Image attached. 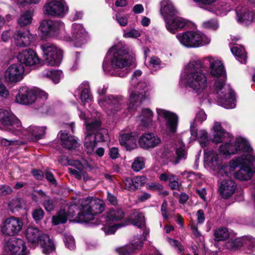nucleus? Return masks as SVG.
<instances>
[{
  "mask_svg": "<svg viewBox=\"0 0 255 255\" xmlns=\"http://www.w3.org/2000/svg\"><path fill=\"white\" fill-rule=\"evenodd\" d=\"M80 118L84 120L86 128L85 137L84 142L85 149L87 153L93 154L95 153L101 157L104 154V149L99 147L95 150L97 143L107 139L108 130L102 128V123L99 118H97L91 113H81Z\"/></svg>",
  "mask_w": 255,
  "mask_h": 255,
  "instance_id": "1",
  "label": "nucleus"
},
{
  "mask_svg": "<svg viewBox=\"0 0 255 255\" xmlns=\"http://www.w3.org/2000/svg\"><path fill=\"white\" fill-rule=\"evenodd\" d=\"M105 74L125 77L128 74V47L124 42L119 41L107 52L103 62Z\"/></svg>",
  "mask_w": 255,
  "mask_h": 255,
  "instance_id": "2",
  "label": "nucleus"
},
{
  "mask_svg": "<svg viewBox=\"0 0 255 255\" xmlns=\"http://www.w3.org/2000/svg\"><path fill=\"white\" fill-rule=\"evenodd\" d=\"M0 123L6 126V130L16 135H23L28 139L37 141L42 138L46 128L31 126L24 128L20 120L12 113H0Z\"/></svg>",
  "mask_w": 255,
  "mask_h": 255,
  "instance_id": "3",
  "label": "nucleus"
},
{
  "mask_svg": "<svg viewBox=\"0 0 255 255\" xmlns=\"http://www.w3.org/2000/svg\"><path fill=\"white\" fill-rule=\"evenodd\" d=\"M128 223L136 226L142 232V234L134 236L128 244V251L133 252L140 249L143 244V242L146 240L150 232L149 229L146 226L144 214L139 210H131Z\"/></svg>",
  "mask_w": 255,
  "mask_h": 255,
  "instance_id": "4",
  "label": "nucleus"
},
{
  "mask_svg": "<svg viewBox=\"0 0 255 255\" xmlns=\"http://www.w3.org/2000/svg\"><path fill=\"white\" fill-rule=\"evenodd\" d=\"M202 68L200 61L191 62L185 77L187 85L198 94L204 92L208 85L207 78L203 73Z\"/></svg>",
  "mask_w": 255,
  "mask_h": 255,
  "instance_id": "5",
  "label": "nucleus"
},
{
  "mask_svg": "<svg viewBox=\"0 0 255 255\" xmlns=\"http://www.w3.org/2000/svg\"><path fill=\"white\" fill-rule=\"evenodd\" d=\"M81 206L77 217L80 222H89L94 220L96 215L102 213L105 210V204L103 200L91 197L83 199Z\"/></svg>",
  "mask_w": 255,
  "mask_h": 255,
  "instance_id": "6",
  "label": "nucleus"
},
{
  "mask_svg": "<svg viewBox=\"0 0 255 255\" xmlns=\"http://www.w3.org/2000/svg\"><path fill=\"white\" fill-rule=\"evenodd\" d=\"M25 236L32 247L35 248L40 245L43 253L46 255L55 250V245L49 236L41 233L37 228L28 227L25 231Z\"/></svg>",
  "mask_w": 255,
  "mask_h": 255,
  "instance_id": "7",
  "label": "nucleus"
},
{
  "mask_svg": "<svg viewBox=\"0 0 255 255\" xmlns=\"http://www.w3.org/2000/svg\"><path fill=\"white\" fill-rule=\"evenodd\" d=\"M108 86L104 85L99 87L97 92L99 95L98 100L99 105L104 110L119 111L122 110L126 103V100L121 96L109 95L103 97L106 94Z\"/></svg>",
  "mask_w": 255,
  "mask_h": 255,
  "instance_id": "8",
  "label": "nucleus"
},
{
  "mask_svg": "<svg viewBox=\"0 0 255 255\" xmlns=\"http://www.w3.org/2000/svg\"><path fill=\"white\" fill-rule=\"evenodd\" d=\"M39 29L43 38L56 37L64 41L71 40L65 33L64 23L60 20H44L41 23Z\"/></svg>",
  "mask_w": 255,
  "mask_h": 255,
  "instance_id": "9",
  "label": "nucleus"
},
{
  "mask_svg": "<svg viewBox=\"0 0 255 255\" xmlns=\"http://www.w3.org/2000/svg\"><path fill=\"white\" fill-rule=\"evenodd\" d=\"M48 94L44 91L36 88H31L26 86H22L18 90L16 95L15 102L23 105H30L33 104L39 99L42 101L46 100Z\"/></svg>",
  "mask_w": 255,
  "mask_h": 255,
  "instance_id": "10",
  "label": "nucleus"
},
{
  "mask_svg": "<svg viewBox=\"0 0 255 255\" xmlns=\"http://www.w3.org/2000/svg\"><path fill=\"white\" fill-rule=\"evenodd\" d=\"M220 153L225 155L235 154L240 152L251 153L253 148L249 141L244 137L238 136L235 139H232L220 145Z\"/></svg>",
  "mask_w": 255,
  "mask_h": 255,
  "instance_id": "11",
  "label": "nucleus"
},
{
  "mask_svg": "<svg viewBox=\"0 0 255 255\" xmlns=\"http://www.w3.org/2000/svg\"><path fill=\"white\" fill-rule=\"evenodd\" d=\"M180 42L187 48H196L209 43L206 36L198 32L188 30L177 35Z\"/></svg>",
  "mask_w": 255,
  "mask_h": 255,
  "instance_id": "12",
  "label": "nucleus"
},
{
  "mask_svg": "<svg viewBox=\"0 0 255 255\" xmlns=\"http://www.w3.org/2000/svg\"><path fill=\"white\" fill-rule=\"evenodd\" d=\"M23 227L22 219L12 216L2 220L0 225V231L4 236L12 237L18 235Z\"/></svg>",
  "mask_w": 255,
  "mask_h": 255,
  "instance_id": "13",
  "label": "nucleus"
},
{
  "mask_svg": "<svg viewBox=\"0 0 255 255\" xmlns=\"http://www.w3.org/2000/svg\"><path fill=\"white\" fill-rule=\"evenodd\" d=\"M43 52V58L47 65L52 66L60 64L62 56V51L50 43H44L40 45Z\"/></svg>",
  "mask_w": 255,
  "mask_h": 255,
  "instance_id": "14",
  "label": "nucleus"
},
{
  "mask_svg": "<svg viewBox=\"0 0 255 255\" xmlns=\"http://www.w3.org/2000/svg\"><path fill=\"white\" fill-rule=\"evenodd\" d=\"M45 15L54 17H63L68 11L65 0H47L43 7Z\"/></svg>",
  "mask_w": 255,
  "mask_h": 255,
  "instance_id": "15",
  "label": "nucleus"
},
{
  "mask_svg": "<svg viewBox=\"0 0 255 255\" xmlns=\"http://www.w3.org/2000/svg\"><path fill=\"white\" fill-rule=\"evenodd\" d=\"M136 87L140 90H144L143 94L142 93L139 92H131L130 94L129 98L128 99V112L129 110L135 109L137 110L136 108L139 106L143 99L144 96H146L148 91L151 89L150 83L146 82L145 80H141L136 84Z\"/></svg>",
  "mask_w": 255,
  "mask_h": 255,
  "instance_id": "16",
  "label": "nucleus"
},
{
  "mask_svg": "<svg viewBox=\"0 0 255 255\" xmlns=\"http://www.w3.org/2000/svg\"><path fill=\"white\" fill-rule=\"evenodd\" d=\"M3 251L11 255H28L24 241L18 238H10L3 245Z\"/></svg>",
  "mask_w": 255,
  "mask_h": 255,
  "instance_id": "17",
  "label": "nucleus"
},
{
  "mask_svg": "<svg viewBox=\"0 0 255 255\" xmlns=\"http://www.w3.org/2000/svg\"><path fill=\"white\" fill-rule=\"evenodd\" d=\"M252 155L251 153H244L242 156L231 160L228 165H222L217 173L218 177H231L235 169L239 165L241 166L245 160L252 158Z\"/></svg>",
  "mask_w": 255,
  "mask_h": 255,
  "instance_id": "18",
  "label": "nucleus"
},
{
  "mask_svg": "<svg viewBox=\"0 0 255 255\" xmlns=\"http://www.w3.org/2000/svg\"><path fill=\"white\" fill-rule=\"evenodd\" d=\"M255 173V154L243 162L240 169L235 174V177L242 181L250 180Z\"/></svg>",
  "mask_w": 255,
  "mask_h": 255,
  "instance_id": "19",
  "label": "nucleus"
},
{
  "mask_svg": "<svg viewBox=\"0 0 255 255\" xmlns=\"http://www.w3.org/2000/svg\"><path fill=\"white\" fill-rule=\"evenodd\" d=\"M71 40L67 42L72 41L75 47H80L86 43L87 41V33L83 25L80 23H74L71 27ZM67 34V33H66Z\"/></svg>",
  "mask_w": 255,
  "mask_h": 255,
  "instance_id": "20",
  "label": "nucleus"
},
{
  "mask_svg": "<svg viewBox=\"0 0 255 255\" xmlns=\"http://www.w3.org/2000/svg\"><path fill=\"white\" fill-rule=\"evenodd\" d=\"M24 71V67L21 64L15 63L10 65L4 72L5 82L13 84L20 81L23 78Z\"/></svg>",
  "mask_w": 255,
  "mask_h": 255,
  "instance_id": "21",
  "label": "nucleus"
},
{
  "mask_svg": "<svg viewBox=\"0 0 255 255\" xmlns=\"http://www.w3.org/2000/svg\"><path fill=\"white\" fill-rule=\"evenodd\" d=\"M18 62L26 66L35 65L40 63V59L36 53L32 49L23 50L16 56Z\"/></svg>",
  "mask_w": 255,
  "mask_h": 255,
  "instance_id": "22",
  "label": "nucleus"
},
{
  "mask_svg": "<svg viewBox=\"0 0 255 255\" xmlns=\"http://www.w3.org/2000/svg\"><path fill=\"white\" fill-rule=\"evenodd\" d=\"M13 37L14 44L21 47L28 46L35 39L34 36L28 30H16Z\"/></svg>",
  "mask_w": 255,
  "mask_h": 255,
  "instance_id": "23",
  "label": "nucleus"
},
{
  "mask_svg": "<svg viewBox=\"0 0 255 255\" xmlns=\"http://www.w3.org/2000/svg\"><path fill=\"white\" fill-rule=\"evenodd\" d=\"M76 97L79 96L83 104L89 103L93 101V95L90 90V83L88 81H83L79 85L74 93Z\"/></svg>",
  "mask_w": 255,
  "mask_h": 255,
  "instance_id": "24",
  "label": "nucleus"
},
{
  "mask_svg": "<svg viewBox=\"0 0 255 255\" xmlns=\"http://www.w3.org/2000/svg\"><path fill=\"white\" fill-rule=\"evenodd\" d=\"M238 22L248 25L255 21V12L245 6H238L236 8Z\"/></svg>",
  "mask_w": 255,
  "mask_h": 255,
  "instance_id": "25",
  "label": "nucleus"
},
{
  "mask_svg": "<svg viewBox=\"0 0 255 255\" xmlns=\"http://www.w3.org/2000/svg\"><path fill=\"white\" fill-rule=\"evenodd\" d=\"M160 142V138L152 133H144L138 139L140 146L145 149L153 148Z\"/></svg>",
  "mask_w": 255,
  "mask_h": 255,
  "instance_id": "26",
  "label": "nucleus"
},
{
  "mask_svg": "<svg viewBox=\"0 0 255 255\" xmlns=\"http://www.w3.org/2000/svg\"><path fill=\"white\" fill-rule=\"evenodd\" d=\"M237 189V184L233 180H224L220 183L219 192L224 198L227 199L231 196Z\"/></svg>",
  "mask_w": 255,
  "mask_h": 255,
  "instance_id": "27",
  "label": "nucleus"
},
{
  "mask_svg": "<svg viewBox=\"0 0 255 255\" xmlns=\"http://www.w3.org/2000/svg\"><path fill=\"white\" fill-rule=\"evenodd\" d=\"M165 22L167 29L171 33H175L177 30L183 28L187 24L183 18L178 16H174L170 18H166Z\"/></svg>",
  "mask_w": 255,
  "mask_h": 255,
  "instance_id": "28",
  "label": "nucleus"
},
{
  "mask_svg": "<svg viewBox=\"0 0 255 255\" xmlns=\"http://www.w3.org/2000/svg\"><path fill=\"white\" fill-rule=\"evenodd\" d=\"M60 139L62 146L67 149H74L79 145L77 139L74 136L69 135L66 131H61Z\"/></svg>",
  "mask_w": 255,
  "mask_h": 255,
  "instance_id": "29",
  "label": "nucleus"
},
{
  "mask_svg": "<svg viewBox=\"0 0 255 255\" xmlns=\"http://www.w3.org/2000/svg\"><path fill=\"white\" fill-rule=\"evenodd\" d=\"M160 116H163L166 121V126L171 132L174 133L176 131L178 118L174 113H158Z\"/></svg>",
  "mask_w": 255,
  "mask_h": 255,
  "instance_id": "30",
  "label": "nucleus"
},
{
  "mask_svg": "<svg viewBox=\"0 0 255 255\" xmlns=\"http://www.w3.org/2000/svg\"><path fill=\"white\" fill-rule=\"evenodd\" d=\"M196 126L195 123H191L190 124L191 137L193 140L196 139L201 140L199 141L201 142V146H205L206 143L208 141L207 133L204 130L197 131Z\"/></svg>",
  "mask_w": 255,
  "mask_h": 255,
  "instance_id": "31",
  "label": "nucleus"
},
{
  "mask_svg": "<svg viewBox=\"0 0 255 255\" xmlns=\"http://www.w3.org/2000/svg\"><path fill=\"white\" fill-rule=\"evenodd\" d=\"M210 74L214 77H220L226 75V70L223 63L220 60L210 62Z\"/></svg>",
  "mask_w": 255,
  "mask_h": 255,
  "instance_id": "32",
  "label": "nucleus"
},
{
  "mask_svg": "<svg viewBox=\"0 0 255 255\" xmlns=\"http://www.w3.org/2000/svg\"><path fill=\"white\" fill-rule=\"evenodd\" d=\"M161 5L160 13L163 16L165 21L166 18H170L175 16L177 10L172 3L165 1L162 2Z\"/></svg>",
  "mask_w": 255,
  "mask_h": 255,
  "instance_id": "33",
  "label": "nucleus"
},
{
  "mask_svg": "<svg viewBox=\"0 0 255 255\" xmlns=\"http://www.w3.org/2000/svg\"><path fill=\"white\" fill-rule=\"evenodd\" d=\"M219 99L222 101L223 106L226 109H233L235 107L234 101L236 100L235 93L232 89H230L228 96L227 94L219 95Z\"/></svg>",
  "mask_w": 255,
  "mask_h": 255,
  "instance_id": "34",
  "label": "nucleus"
},
{
  "mask_svg": "<svg viewBox=\"0 0 255 255\" xmlns=\"http://www.w3.org/2000/svg\"><path fill=\"white\" fill-rule=\"evenodd\" d=\"M175 149L176 157L172 162L174 164H177L180 160L186 158L187 150L185 149L184 144L181 141H179L176 144Z\"/></svg>",
  "mask_w": 255,
  "mask_h": 255,
  "instance_id": "35",
  "label": "nucleus"
},
{
  "mask_svg": "<svg viewBox=\"0 0 255 255\" xmlns=\"http://www.w3.org/2000/svg\"><path fill=\"white\" fill-rule=\"evenodd\" d=\"M41 76L50 78L54 83H58L63 77V74L61 70H48L46 69L41 73Z\"/></svg>",
  "mask_w": 255,
  "mask_h": 255,
  "instance_id": "36",
  "label": "nucleus"
},
{
  "mask_svg": "<svg viewBox=\"0 0 255 255\" xmlns=\"http://www.w3.org/2000/svg\"><path fill=\"white\" fill-rule=\"evenodd\" d=\"M205 160L209 165L215 169L219 165L220 162L218 158V155L216 152L211 151L205 153Z\"/></svg>",
  "mask_w": 255,
  "mask_h": 255,
  "instance_id": "37",
  "label": "nucleus"
},
{
  "mask_svg": "<svg viewBox=\"0 0 255 255\" xmlns=\"http://www.w3.org/2000/svg\"><path fill=\"white\" fill-rule=\"evenodd\" d=\"M125 213L121 209L111 208L106 213V218L110 220L118 221L122 219Z\"/></svg>",
  "mask_w": 255,
  "mask_h": 255,
  "instance_id": "38",
  "label": "nucleus"
},
{
  "mask_svg": "<svg viewBox=\"0 0 255 255\" xmlns=\"http://www.w3.org/2000/svg\"><path fill=\"white\" fill-rule=\"evenodd\" d=\"M68 217V214L66 211L64 209H61L55 215L53 216L52 219V224L54 225L64 224L67 222Z\"/></svg>",
  "mask_w": 255,
  "mask_h": 255,
  "instance_id": "39",
  "label": "nucleus"
},
{
  "mask_svg": "<svg viewBox=\"0 0 255 255\" xmlns=\"http://www.w3.org/2000/svg\"><path fill=\"white\" fill-rule=\"evenodd\" d=\"M32 20V13L30 10H26L22 13L17 20L18 24L20 26L30 24Z\"/></svg>",
  "mask_w": 255,
  "mask_h": 255,
  "instance_id": "40",
  "label": "nucleus"
},
{
  "mask_svg": "<svg viewBox=\"0 0 255 255\" xmlns=\"http://www.w3.org/2000/svg\"><path fill=\"white\" fill-rule=\"evenodd\" d=\"M243 245V239L237 238L234 240H230L226 242L224 244V247L231 251H236L242 247Z\"/></svg>",
  "mask_w": 255,
  "mask_h": 255,
  "instance_id": "41",
  "label": "nucleus"
},
{
  "mask_svg": "<svg viewBox=\"0 0 255 255\" xmlns=\"http://www.w3.org/2000/svg\"><path fill=\"white\" fill-rule=\"evenodd\" d=\"M146 182L145 176H136L131 180V184L128 186V190L137 189L143 185Z\"/></svg>",
  "mask_w": 255,
  "mask_h": 255,
  "instance_id": "42",
  "label": "nucleus"
},
{
  "mask_svg": "<svg viewBox=\"0 0 255 255\" xmlns=\"http://www.w3.org/2000/svg\"><path fill=\"white\" fill-rule=\"evenodd\" d=\"M214 235L216 241H224L229 238V233L227 228H221L215 232Z\"/></svg>",
  "mask_w": 255,
  "mask_h": 255,
  "instance_id": "43",
  "label": "nucleus"
},
{
  "mask_svg": "<svg viewBox=\"0 0 255 255\" xmlns=\"http://www.w3.org/2000/svg\"><path fill=\"white\" fill-rule=\"evenodd\" d=\"M145 161L144 159L142 157H137L135 158L132 164V169L138 172L142 169L144 167Z\"/></svg>",
  "mask_w": 255,
  "mask_h": 255,
  "instance_id": "44",
  "label": "nucleus"
},
{
  "mask_svg": "<svg viewBox=\"0 0 255 255\" xmlns=\"http://www.w3.org/2000/svg\"><path fill=\"white\" fill-rule=\"evenodd\" d=\"M138 134L136 132L128 133V150L133 149L137 147Z\"/></svg>",
  "mask_w": 255,
  "mask_h": 255,
  "instance_id": "45",
  "label": "nucleus"
},
{
  "mask_svg": "<svg viewBox=\"0 0 255 255\" xmlns=\"http://www.w3.org/2000/svg\"><path fill=\"white\" fill-rule=\"evenodd\" d=\"M126 224H117L112 226H107L102 228V229L105 232L106 235H111L114 234L117 229L122 226H125Z\"/></svg>",
  "mask_w": 255,
  "mask_h": 255,
  "instance_id": "46",
  "label": "nucleus"
},
{
  "mask_svg": "<svg viewBox=\"0 0 255 255\" xmlns=\"http://www.w3.org/2000/svg\"><path fill=\"white\" fill-rule=\"evenodd\" d=\"M48 196V195L41 190L34 191L32 194V198L34 201L42 203Z\"/></svg>",
  "mask_w": 255,
  "mask_h": 255,
  "instance_id": "47",
  "label": "nucleus"
},
{
  "mask_svg": "<svg viewBox=\"0 0 255 255\" xmlns=\"http://www.w3.org/2000/svg\"><path fill=\"white\" fill-rule=\"evenodd\" d=\"M42 204L45 209L48 212H50L53 210L55 208L54 201L49 196H48L42 202Z\"/></svg>",
  "mask_w": 255,
  "mask_h": 255,
  "instance_id": "48",
  "label": "nucleus"
},
{
  "mask_svg": "<svg viewBox=\"0 0 255 255\" xmlns=\"http://www.w3.org/2000/svg\"><path fill=\"white\" fill-rule=\"evenodd\" d=\"M9 209L14 212L15 210L21 208L20 200L18 198H15L12 199L8 203Z\"/></svg>",
  "mask_w": 255,
  "mask_h": 255,
  "instance_id": "49",
  "label": "nucleus"
},
{
  "mask_svg": "<svg viewBox=\"0 0 255 255\" xmlns=\"http://www.w3.org/2000/svg\"><path fill=\"white\" fill-rule=\"evenodd\" d=\"M64 242L66 246L70 250H72L75 248L74 239L70 235H65Z\"/></svg>",
  "mask_w": 255,
  "mask_h": 255,
  "instance_id": "50",
  "label": "nucleus"
},
{
  "mask_svg": "<svg viewBox=\"0 0 255 255\" xmlns=\"http://www.w3.org/2000/svg\"><path fill=\"white\" fill-rule=\"evenodd\" d=\"M233 54L238 58L239 61L242 62L245 60V56L242 52V50L238 47H233L231 49Z\"/></svg>",
  "mask_w": 255,
  "mask_h": 255,
  "instance_id": "51",
  "label": "nucleus"
},
{
  "mask_svg": "<svg viewBox=\"0 0 255 255\" xmlns=\"http://www.w3.org/2000/svg\"><path fill=\"white\" fill-rule=\"evenodd\" d=\"M167 241L171 246H173L176 250L179 251L180 253L184 250L183 247L179 241L170 238H168Z\"/></svg>",
  "mask_w": 255,
  "mask_h": 255,
  "instance_id": "52",
  "label": "nucleus"
},
{
  "mask_svg": "<svg viewBox=\"0 0 255 255\" xmlns=\"http://www.w3.org/2000/svg\"><path fill=\"white\" fill-rule=\"evenodd\" d=\"M169 183V186L172 190H179L180 184L179 183V178L174 175V177L172 178Z\"/></svg>",
  "mask_w": 255,
  "mask_h": 255,
  "instance_id": "53",
  "label": "nucleus"
},
{
  "mask_svg": "<svg viewBox=\"0 0 255 255\" xmlns=\"http://www.w3.org/2000/svg\"><path fill=\"white\" fill-rule=\"evenodd\" d=\"M12 189L8 185H0V196H5L12 193Z\"/></svg>",
  "mask_w": 255,
  "mask_h": 255,
  "instance_id": "54",
  "label": "nucleus"
},
{
  "mask_svg": "<svg viewBox=\"0 0 255 255\" xmlns=\"http://www.w3.org/2000/svg\"><path fill=\"white\" fill-rule=\"evenodd\" d=\"M225 86V81L223 80H218L214 83L215 91L219 95V92L221 91Z\"/></svg>",
  "mask_w": 255,
  "mask_h": 255,
  "instance_id": "55",
  "label": "nucleus"
},
{
  "mask_svg": "<svg viewBox=\"0 0 255 255\" xmlns=\"http://www.w3.org/2000/svg\"><path fill=\"white\" fill-rule=\"evenodd\" d=\"M33 217L35 221L41 220L44 216V211L41 209H35L33 212Z\"/></svg>",
  "mask_w": 255,
  "mask_h": 255,
  "instance_id": "56",
  "label": "nucleus"
},
{
  "mask_svg": "<svg viewBox=\"0 0 255 255\" xmlns=\"http://www.w3.org/2000/svg\"><path fill=\"white\" fill-rule=\"evenodd\" d=\"M174 177V175L168 172H164L159 175V179L161 181L166 182L168 180L170 181L172 178Z\"/></svg>",
  "mask_w": 255,
  "mask_h": 255,
  "instance_id": "57",
  "label": "nucleus"
},
{
  "mask_svg": "<svg viewBox=\"0 0 255 255\" xmlns=\"http://www.w3.org/2000/svg\"><path fill=\"white\" fill-rule=\"evenodd\" d=\"M69 165L75 166L78 170H82L83 168V162L79 160H70L68 161Z\"/></svg>",
  "mask_w": 255,
  "mask_h": 255,
  "instance_id": "58",
  "label": "nucleus"
},
{
  "mask_svg": "<svg viewBox=\"0 0 255 255\" xmlns=\"http://www.w3.org/2000/svg\"><path fill=\"white\" fill-rule=\"evenodd\" d=\"M204 26L207 28L216 29L218 27L217 21L214 19H211L204 22Z\"/></svg>",
  "mask_w": 255,
  "mask_h": 255,
  "instance_id": "59",
  "label": "nucleus"
},
{
  "mask_svg": "<svg viewBox=\"0 0 255 255\" xmlns=\"http://www.w3.org/2000/svg\"><path fill=\"white\" fill-rule=\"evenodd\" d=\"M9 95V91L6 86L2 83L0 84V97L6 98Z\"/></svg>",
  "mask_w": 255,
  "mask_h": 255,
  "instance_id": "60",
  "label": "nucleus"
},
{
  "mask_svg": "<svg viewBox=\"0 0 255 255\" xmlns=\"http://www.w3.org/2000/svg\"><path fill=\"white\" fill-rule=\"evenodd\" d=\"M119 141L122 146L128 149V134L126 133L121 134L119 137Z\"/></svg>",
  "mask_w": 255,
  "mask_h": 255,
  "instance_id": "61",
  "label": "nucleus"
},
{
  "mask_svg": "<svg viewBox=\"0 0 255 255\" xmlns=\"http://www.w3.org/2000/svg\"><path fill=\"white\" fill-rule=\"evenodd\" d=\"M225 133L214 132L213 141L216 143L221 142L224 138Z\"/></svg>",
  "mask_w": 255,
  "mask_h": 255,
  "instance_id": "62",
  "label": "nucleus"
},
{
  "mask_svg": "<svg viewBox=\"0 0 255 255\" xmlns=\"http://www.w3.org/2000/svg\"><path fill=\"white\" fill-rule=\"evenodd\" d=\"M78 211L77 206L75 204L71 205L68 207L67 212L68 216L73 217L76 214V212Z\"/></svg>",
  "mask_w": 255,
  "mask_h": 255,
  "instance_id": "63",
  "label": "nucleus"
},
{
  "mask_svg": "<svg viewBox=\"0 0 255 255\" xmlns=\"http://www.w3.org/2000/svg\"><path fill=\"white\" fill-rule=\"evenodd\" d=\"M117 20L120 25L126 26L128 23V19L126 16H123L120 13L116 15Z\"/></svg>",
  "mask_w": 255,
  "mask_h": 255,
  "instance_id": "64",
  "label": "nucleus"
}]
</instances>
